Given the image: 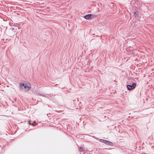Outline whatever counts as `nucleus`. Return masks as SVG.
<instances>
[{
    "mask_svg": "<svg viewBox=\"0 0 154 154\" xmlns=\"http://www.w3.org/2000/svg\"><path fill=\"white\" fill-rule=\"evenodd\" d=\"M138 14V12L137 11H135L134 12L133 16L135 17H137Z\"/></svg>",
    "mask_w": 154,
    "mask_h": 154,
    "instance_id": "obj_5",
    "label": "nucleus"
},
{
    "mask_svg": "<svg viewBox=\"0 0 154 154\" xmlns=\"http://www.w3.org/2000/svg\"><path fill=\"white\" fill-rule=\"evenodd\" d=\"M31 88V85L29 84L20 82V90L25 89L27 91H29Z\"/></svg>",
    "mask_w": 154,
    "mask_h": 154,
    "instance_id": "obj_1",
    "label": "nucleus"
},
{
    "mask_svg": "<svg viewBox=\"0 0 154 154\" xmlns=\"http://www.w3.org/2000/svg\"><path fill=\"white\" fill-rule=\"evenodd\" d=\"M47 115L48 116V117H49V116H48V114H47Z\"/></svg>",
    "mask_w": 154,
    "mask_h": 154,
    "instance_id": "obj_10",
    "label": "nucleus"
},
{
    "mask_svg": "<svg viewBox=\"0 0 154 154\" xmlns=\"http://www.w3.org/2000/svg\"><path fill=\"white\" fill-rule=\"evenodd\" d=\"M79 150L80 152H83L84 151V149L83 147H80L79 149Z\"/></svg>",
    "mask_w": 154,
    "mask_h": 154,
    "instance_id": "obj_6",
    "label": "nucleus"
},
{
    "mask_svg": "<svg viewBox=\"0 0 154 154\" xmlns=\"http://www.w3.org/2000/svg\"><path fill=\"white\" fill-rule=\"evenodd\" d=\"M16 100V98H15V99H14V101H15Z\"/></svg>",
    "mask_w": 154,
    "mask_h": 154,
    "instance_id": "obj_8",
    "label": "nucleus"
},
{
    "mask_svg": "<svg viewBox=\"0 0 154 154\" xmlns=\"http://www.w3.org/2000/svg\"><path fill=\"white\" fill-rule=\"evenodd\" d=\"M136 83H133L131 85H127V87L128 90H131L134 89L136 86Z\"/></svg>",
    "mask_w": 154,
    "mask_h": 154,
    "instance_id": "obj_2",
    "label": "nucleus"
},
{
    "mask_svg": "<svg viewBox=\"0 0 154 154\" xmlns=\"http://www.w3.org/2000/svg\"><path fill=\"white\" fill-rule=\"evenodd\" d=\"M43 96H44V97H46V96H47V95H43Z\"/></svg>",
    "mask_w": 154,
    "mask_h": 154,
    "instance_id": "obj_9",
    "label": "nucleus"
},
{
    "mask_svg": "<svg viewBox=\"0 0 154 154\" xmlns=\"http://www.w3.org/2000/svg\"><path fill=\"white\" fill-rule=\"evenodd\" d=\"M93 16V15L91 14H88L84 16V17L87 20H89L91 19Z\"/></svg>",
    "mask_w": 154,
    "mask_h": 154,
    "instance_id": "obj_3",
    "label": "nucleus"
},
{
    "mask_svg": "<svg viewBox=\"0 0 154 154\" xmlns=\"http://www.w3.org/2000/svg\"><path fill=\"white\" fill-rule=\"evenodd\" d=\"M27 124H29V125H34L33 123H30V122L29 121H27Z\"/></svg>",
    "mask_w": 154,
    "mask_h": 154,
    "instance_id": "obj_7",
    "label": "nucleus"
},
{
    "mask_svg": "<svg viewBox=\"0 0 154 154\" xmlns=\"http://www.w3.org/2000/svg\"><path fill=\"white\" fill-rule=\"evenodd\" d=\"M102 142L108 145H112V142L106 140H103V141H102Z\"/></svg>",
    "mask_w": 154,
    "mask_h": 154,
    "instance_id": "obj_4",
    "label": "nucleus"
}]
</instances>
